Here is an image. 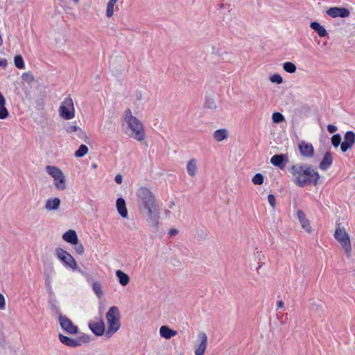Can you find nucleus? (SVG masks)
Instances as JSON below:
<instances>
[{
  "label": "nucleus",
  "instance_id": "42",
  "mask_svg": "<svg viewBox=\"0 0 355 355\" xmlns=\"http://www.w3.org/2000/svg\"><path fill=\"white\" fill-rule=\"evenodd\" d=\"M73 245H75L74 249L78 254L81 255L84 253L85 250H84V247L82 243H79L78 242V243H76V244H73Z\"/></svg>",
  "mask_w": 355,
  "mask_h": 355
},
{
  "label": "nucleus",
  "instance_id": "27",
  "mask_svg": "<svg viewBox=\"0 0 355 355\" xmlns=\"http://www.w3.org/2000/svg\"><path fill=\"white\" fill-rule=\"evenodd\" d=\"M116 276L118 278L119 283L122 286H125L128 284L130 282V277L126 273L120 270H118L116 271Z\"/></svg>",
  "mask_w": 355,
  "mask_h": 355
},
{
  "label": "nucleus",
  "instance_id": "47",
  "mask_svg": "<svg viewBox=\"0 0 355 355\" xmlns=\"http://www.w3.org/2000/svg\"><path fill=\"white\" fill-rule=\"evenodd\" d=\"M8 64L7 60L5 58H0V67L5 68Z\"/></svg>",
  "mask_w": 355,
  "mask_h": 355
},
{
  "label": "nucleus",
  "instance_id": "38",
  "mask_svg": "<svg viewBox=\"0 0 355 355\" xmlns=\"http://www.w3.org/2000/svg\"><path fill=\"white\" fill-rule=\"evenodd\" d=\"M272 121L275 123H279L284 121V116L280 112H275L272 116Z\"/></svg>",
  "mask_w": 355,
  "mask_h": 355
},
{
  "label": "nucleus",
  "instance_id": "30",
  "mask_svg": "<svg viewBox=\"0 0 355 355\" xmlns=\"http://www.w3.org/2000/svg\"><path fill=\"white\" fill-rule=\"evenodd\" d=\"M119 0H109L107 4L106 8V16L107 17H111L114 15V6L117 3Z\"/></svg>",
  "mask_w": 355,
  "mask_h": 355
},
{
  "label": "nucleus",
  "instance_id": "39",
  "mask_svg": "<svg viewBox=\"0 0 355 355\" xmlns=\"http://www.w3.org/2000/svg\"><path fill=\"white\" fill-rule=\"evenodd\" d=\"M331 144L334 147H338L341 144V137L339 134H336L331 137Z\"/></svg>",
  "mask_w": 355,
  "mask_h": 355
},
{
  "label": "nucleus",
  "instance_id": "2",
  "mask_svg": "<svg viewBox=\"0 0 355 355\" xmlns=\"http://www.w3.org/2000/svg\"><path fill=\"white\" fill-rule=\"evenodd\" d=\"M123 119L127 127L125 133L138 141H142L146 138L144 126L143 123L136 116L132 115V110L128 108L123 113Z\"/></svg>",
  "mask_w": 355,
  "mask_h": 355
},
{
  "label": "nucleus",
  "instance_id": "3",
  "mask_svg": "<svg viewBox=\"0 0 355 355\" xmlns=\"http://www.w3.org/2000/svg\"><path fill=\"white\" fill-rule=\"evenodd\" d=\"M105 318L107 322V330L105 332V336L110 338L115 334L121 327L120 313L118 307L115 306L110 307L106 313Z\"/></svg>",
  "mask_w": 355,
  "mask_h": 355
},
{
  "label": "nucleus",
  "instance_id": "51",
  "mask_svg": "<svg viewBox=\"0 0 355 355\" xmlns=\"http://www.w3.org/2000/svg\"><path fill=\"white\" fill-rule=\"evenodd\" d=\"M284 302H283L282 300H279V301H278V302H277V308H279V309L282 308V307L284 306Z\"/></svg>",
  "mask_w": 355,
  "mask_h": 355
},
{
  "label": "nucleus",
  "instance_id": "13",
  "mask_svg": "<svg viewBox=\"0 0 355 355\" xmlns=\"http://www.w3.org/2000/svg\"><path fill=\"white\" fill-rule=\"evenodd\" d=\"M355 144V133L352 131H347L344 135V141L340 144L342 152L345 153L352 148Z\"/></svg>",
  "mask_w": 355,
  "mask_h": 355
},
{
  "label": "nucleus",
  "instance_id": "6",
  "mask_svg": "<svg viewBox=\"0 0 355 355\" xmlns=\"http://www.w3.org/2000/svg\"><path fill=\"white\" fill-rule=\"evenodd\" d=\"M336 240L340 243L345 251L347 257H351L352 245L349 236L346 232L344 227H340V224L336 225L334 233Z\"/></svg>",
  "mask_w": 355,
  "mask_h": 355
},
{
  "label": "nucleus",
  "instance_id": "11",
  "mask_svg": "<svg viewBox=\"0 0 355 355\" xmlns=\"http://www.w3.org/2000/svg\"><path fill=\"white\" fill-rule=\"evenodd\" d=\"M59 322L61 327L67 333L71 334H76L78 333V327L74 325L71 320L66 316L60 315Z\"/></svg>",
  "mask_w": 355,
  "mask_h": 355
},
{
  "label": "nucleus",
  "instance_id": "15",
  "mask_svg": "<svg viewBox=\"0 0 355 355\" xmlns=\"http://www.w3.org/2000/svg\"><path fill=\"white\" fill-rule=\"evenodd\" d=\"M198 345L196 347V355H204L207 346V336L205 333L200 332L198 335Z\"/></svg>",
  "mask_w": 355,
  "mask_h": 355
},
{
  "label": "nucleus",
  "instance_id": "48",
  "mask_svg": "<svg viewBox=\"0 0 355 355\" xmlns=\"http://www.w3.org/2000/svg\"><path fill=\"white\" fill-rule=\"evenodd\" d=\"M114 180L117 184H121L123 181V178L120 174H118L115 176Z\"/></svg>",
  "mask_w": 355,
  "mask_h": 355
},
{
  "label": "nucleus",
  "instance_id": "22",
  "mask_svg": "<svg viewBox=\"0 0 355 355\" xmlns=\"http://www.w3.org/2000/svg\"><path fill=\"white\" fill-rule=\"evenodd\" d=\"M187 171L188 175L193 178L195 177L198 172L197 160L194 158L191 159L187 164Z\"/></svg>",
  "mask_w": 355,
  "mask_h": 355
},
{
  "label": "nucleus",
  "instance_id": "24",
  "mask_svg": "<svg viewBox=\"0 0 355 355\" xmlns=\"http://www.w3.org/2000/svg\"><path fill=\"white\" fill-rule=\"evenodd\" d=\"M159 334L162 338L170 339L171 337L176 336L178 332L167 326H162L159 329Z\"/></svg>",
  "mask_w": 355,
  "mask_h": 355
},
{
  "label": "nucleus",
  "instance_id": "21",
  "mask_svg": "<svg viewBox=\"0 0 355 355\" xmlns=\"http://www.w3.org/2000/svg\"><path fill=\"white\" fill-rule=\"evenodd\" d=\"M60 205V200L58 198H50L46 201L44 208L47 211H56Z\"/></svg>",
  "mask_w": 355,
  "mask_h": 355
},
{
  "label": "nucleus",
  "instance_id": "4",
  "mask_svg": "<svg viewBox=\"0 0 355 355\" xmlns=\"http://www.w3.org/2000/svg\"><path fill=\"white\" fill-rule=\"evenodd\" d=\"M146 223L154 228L159 223L160 211L158 202L139 209Z\"/></svg>",
  "mask_w": 355,
  "mask_h": 355
},
{
  "label": "nucleus",
  "instance_id": "14",
  "mask_svg": "<svg viewBox=\"0 0 355 355\" xmlns=\"http://www.w3.org/2000/svg\"><path fill=\"white\" fill-rule=\"evenodd\" d=\"M327 14L332 18H345L349 16L350 12L345 8L331 7L327 10Z\"/></svg>",
  "mask_w": 355,
  "mask_h": 355
},
{
  "label": "nucleus",
  "instance_id": "1",
  "mask_svg": "<svg viewBox=\"0 0 355 355\" xmlns=\"http://www.w3.org/2000/svg\"><path fill=\"white\" fill-rule=\"evenodd\" d=\"M293 182L299 187H303L307 184L316 185L320 175L312 166L309 164H295L290 168Z\"/></svg>",
  "mask_w": 355,
  "mask_h": 355
},
{
  "label": "nucleus",
  "instance_id": "40",
  "mask_svg": "<svg viewBox=\"0 0 355 355\" xmlns=\"http://www.w3.org/2000/svg\"><path fill=\"white\" fill-rule=\"evenodd\" d=\"M270 80L272 83H275L277 84H281L283 83L282 77L278 73H275V74L272 75L270 77Z\"/></svg>",
  "mask_w": 355,
  "mask_h": 355
},
{
  "label": "nucleus",
  "instance_id": "26",
  "mask_svg": "<svg viewBox=\"0 0 355 355\" xmlns=\"http://www.w3.org/2000/svg\"><path fill=\"white\" fill-rule=\"evenodd\" d=\"M310 27L317 32L318 35L321 37H325L327 35V32L324 26L320 25V23L317 21H313L310 24Z\"/></svg>",
  "mask_w": 355,
  "mask_h": 355
},
{
  "label": "nucleus",
  "instance_id": "12",
  "mask_svg": "<svg viewBox=\"0 0 355 355\" xmlns=\"http://www.w3.org/2000/svg\"><path fill=\"white\" fill-rule=\"evenodd\" d=\"M89 328L97 336H102L105 333V326L102 319L92 320L89 322Z\"/></svg>",
  "mask_w": 355,
  "mask_h": 355
},
{
  "label": "nucleus",
  "instance_id": "32",
  "mask_svg": "<svg viewBox=\"0 0 355 355\" xmlns=\"http://www.w3.org/2000/svg\"><path fill=\"white\" fill-rule=\"evenodd\" d=\"M88 148L85 144H81L78 149L75 152V156L76 157H83L88 153Z\"/></svg>",
  "mask_w": 355,
  "mask_h": 355
},
{
  "label": "nucleus",
  "instance_id": "28",
  "mask_svg": "<svg viewBox=\"0 0 355 355\" xmlns=\"http://www.w3.org/2000/svg\"><path fill=\"white\" fill-rule=\"evenodd\" d=\"M59 339L60 340V342L67 345V346H69V347H77L76 345H77V343L76 342V339H73V338H69V337H67L66 336H64L62 334H59Z\"/></svg>",
  "mask_w": 355,
  "mask_h": 355
},
{
  "label": "nucleus",
  "instance_id": "20",
  "mask_svg": "<svg viewBox=\"0 0 355 355\" xmlns=\"http://www.w3.org/2000/svg\"><path fill=\"white\" fill-rule=\"evenodd\" d=\"M62 239L70 244H76L78 241V238L76 232L73 230L67 231L62 235Z\"/></svg>",
  "mask_w": 355,
  "mask_h": 355
},
{
  "label": "nucleus",
  "instance_id": "17",
  "mask_svg": "<svg viewBox=\"0 0 355 355\" xmlns=\"http://www.w3.org/2000/svg\"><path fill=\"white\" fill-rule=\"evenodd\" d=\"M288 156L284 154L275 155L270 159L271 164L281 169L284 168V164L288 162Z\"/></svg>",
  "mask_w": 355,
  "mask_h": 355
},
{
  "label": "nucleus",
  "instance_id": "52",
  "mask_svg": "<svg viewBox=\"0 0 355 355\" xmlns=\"http://www.w3.org/2000/svg\"><path fill=\"white\" fill-rule=\"evenodd\" d=\"M141 92H137V94H136V97H137V100H140L141 98Z\"/></svg>",
  "mask_w": 355,
  "mask_h": 355
},
{
  "label": "nucleus",
  "instance_id": "18",
  "mask_svg": "<svg viewBox=\"0 0 355 355\" xmlns=\"http://www.w3.org/2000/svg\"><path fill=\"white\" fill-rule=\"evenodd\" d=\"M297 218L298 220L301 224L302 227L307 232H311V227L310 226V223L309 220L306 217V214L302 210H298L297 213Z\"/></svg>",
  "mask_w": 355,
  "mask_h": 355
},
{
  "label": "nucleus",
  "instance_id": "54",
  "mask_svg": "<svg viewBox=\"0 0 355 355\" xmlns=\"http://www.w3.org/2000/svg\"><path fill=\"white\" fill-rule=\"evenodd\" d=\"M92 167H93L94 168H96V164H93V165H92Z\"/></svg>",
  "mask_w": 355,
  "mask_h": 355
},
{
  "label": "nucleus",
  "instance_id": "33",
  "mask_svg": "<svg viewBox=\"0 0 355 355\" xmlns=\"http://www.w3.org/2000/svg\"><path fill=\"white\" fill-rule=\"evenodd\" d=\"M90 341V336L85 334H82L77 338H76V342L77 343L76 346H80L83 343H87Z\"/></svg>",
  "mask_w": 355,
  "mask_h": 355
},
{
  "label": "nucleus",
  "instance_id": "8",
  "mask_svg": "<svg viewBox=\"0 0 355 355\" xmlns=\"http://www.w3.org/2000/svg\"><path fill=\"white\" fill-rule=\"evenodd\" d=\"M59 114L64 120H71L75 117V108L72 98L69 96L64 99L59 108Z\"/></svg>",
  "mask_w": 355,
  "mask_h": 355
},
{
  "label": "nucleus",
  "instance_id": "53",
  "mask_svg": "<svg viewBox=\"0 0 355 355\" xmlns=\"http://www.w3.org/2000/svg\"><path fill=\"white\" fill-rule=\"evenodd\" d=\"M261 266H262L261 264H259V265L257 267V268H256V270H257V272L258 273H259V269L261 268Z\"/></svg>",
  "mask_w": 355,
  "mask_h": 355
},
{
  "label": "nucleus",
  "instance_id": "9",
  "mask_svg": "<svg viewBox=\"0 0 355 355\" xmlns=\"http://www.w3.org/2000/svg\"><path fill=\"white\" fill-rule=\"evenodd\" d=\"M56 255L65 266H67L73 270L76 269V261L73 257L66 250L62 248H58L56 249Z\"/></svg>",
  "mask_w": 355,
  "mask_h": 355
},
{
  "label": "nucleus",
  "instance_id": "34",
  "mask_svg": "<svg viewBox=\"0 0 355 355\" xmlns=\"http://www.w3.org/2000/svg\"><path fill=\"white\" fill-rule=\"evenodd\" d=\"M14 63L17 69H22L25 68L24 59L21 55H17L14 58Z\"/></svg>",
  "mask_w": 355,
  "mask_h": 355
},
{
  "label": "nucleus",
  "instance_id": "45",
  "mask_svg": "<svg viewBox=\"0 0 355 355\" xmlns=\"http://www.w3.org/2000/svg\"><path fill=\"white\" fill-rule=\"evenodd\" d=\"M6 308V301L4 296L0 293V309L3 310Z\"/></svg>",
  "mask_w": 355,
  "mask_h": 355
},
{
  "label": "nucleus",
  "instance_id": "16",
  "mask_svg": "<svg viewBox=\"0 0 355 355\" xmlns=\"http://www.w3.org/2000/svg\"><path fill=\"white\" fill-rule=\"evenodd\" d=\"M65 131L68 134H73L76 132V135L78 138L87 141L88 139L86 132L79 126L76 125H68L64 128Z\"/></svg>",
  "mask_w": 355,
  "mask_h": 355
},
{
  "label": "nucleus",
  "instance_id": "19",
  "mask_svg": "<svg viewBox=\"0 0 355 355\" xmlns=\"http://www.w3.org/2000/svg\"><path fill=\"white\" fill-rule=\"evenodd\" d=\"M333 158L331 152H327L320 163L319 168L322 171H327L332 164Z\"/></svg>",
  "mask_w": 355,
  "mask_h": 355
},
{
  "label": "nucleus",
  "instance_id": "49",
  "mask_svg": "<svg viewBox=\"0 0 355 355\" xmlns=\"http://www.w3.org/2000/svg\"><path fill=\"white\" fill-rule=\"evenodd\" d=\"M6 99L3 95L0 96V106H6Z\"/></svg>",
  "mask_w": 355,
  "mask_h": 355
},
{
  "label": "nucleus",
  "instance_id": "50",
  "mask_svg": "<svg viewBox=\"0 0 355 355\" xmlns=\"http://www.w3.org/2000/svg\"><path fill=\"white\" fill-rule=\"evenodd\" d=\"M178 233V231L176 229H171L168 232V234L171 236H175Z\"/></svg>",
  "mask_w": 355,
  "mask_h": 355
},
{
  "label": "nucleus",
  "instance_id": "7",
  "mask_svg": "<svg viewBox=\"0 0 355 355\" xmlns=\"http://www.w3.org/2000/svg\"><path fill=\"white\" fill-rule=\"evenodd\" d=\"M46 171L53 178L54 186L58 190L66 189V178L61 169L55 166L48 165L46 166Z\"/></svg>",
  "mask_w": 355,
  "mask_h": 355
},
{
  "label": "nucleus",
  "instance_id": "37",
  "mask_svg": "<svg viewBox=\"0 0 355 355\" xmlns=\"http://www.w3.org/2000/svg\"><path fill=\"white\" fill-rule=\"evenodd\" d=\"M21 79L28 83L31 84L34 81V76L31 72H25L21 75Z\"/></svg>",
  "mask_w": 355,
  "mask_h": 355
},
{
  "label": "nucleus",
  "instance_id": "44",
  "mask_svg": "<svg viewBox=\"0 0 355 355\" xmlns=\"http://www.w3.org/2000/svg\"><path fill=\"white\" fill-rule=\"evenodd\" d=\"M268 202L269 204L270 205V206L275 209V205H276V200H275V197L274 195L272 194H269L268 196Z\"/></svg>",
  "mask_w": 355,
  "mask_h": 355
},
{
  "label": "nucleus",
  "instance_id": "5",
  "mask_svg": "<svg viewBox=\"0 0 355 355\" xmlns=\"http://www.w3.org/2000/svg\"><path fill=\"white\" fill-rule=\"evenodd\" d=\"M138 208H142L157 202L153 191L146 187H139L135 193Z\"/></svg>",
  "mask_w": 355,
  "mask_h": 355
},
{
  "label": "nucleus",
  "instance_id": "46",
  "mask_svg": "<svg viewBox=\"0 0 355 355\" xmlns=\"http://www.w3.org/2000/svg\"><path fill=\"white\" fill-rule=\"evenodd\" d=\"M327 130L330 133H334L337 130V127L332 124H329L327 125Z\"/></svg>",
  "mask_w": 355,
  "mask_h": 355
},
{
  "label": "nucleus",
  "instance_id": "31",
  "mask_svg": "<svg viewBox=\"0 0 355 355\" xmlns=\"http://www.w3.org/2000/svg\"><path fill=\"white\" fill-rule=\"evenodd\" d=\"M283 69L287 73H293L296 71L297 67L291 62H286L283 64Z\"/></svg>",
  "mask_w": 355,
  "mask_h": 355
},
{
  "label": "nucleus",
  "instance_id": "35",
  "mask_svg": "<svg viewBox=\"0 0 355 355\" xmlns=\"http://www.w3.org/2000/svg\"><path fill=\"white\" fill-rule=\"evenodd\" d=\"M204 106L210 110H216L217 107L216 103L212 98H207L205 101Z\"/></svg>",
  "mask_w": 355,
  "mask_h": 355
},
{
  "label": "nucleus",
  "instance_id": "43",
  "mask_svg": "<svg viewBox=\"0 0 355 355\" xmlns=\"http://www.w3.org/2000/svg\"><path fill=\"white\" fill-rule=\"evenodd\" d=\"M54 270L53 267H50L49 269L45 270L44 275L46 281H50L51 276L53 273Z\"/></svg>",
  "mask_w": 355,
  "mask_h": 355
},
{
  "label": "nucleus",
  "instance_id": "36",
  "mask_svg": "<svg viewBox=\"0 0 355 355\" xmlns=\"http://www.w3.org/2000/svg\"><path fill=\"white\" fill-rule=\"evenodd\" d=\"M264 178L261 173H257L252 179L254 184L261 185L263 183Z\"/></svg>",
  "mask_w": 355,
  "mask_h": 355
},
{
  "label": "nucleus",
  "instance_id": "29",
  "mask_svg": "<svg viewBox=\"0 0 355 355\" xmlns=\"http://www.w3.org/2000/svg\"><path fill=\"white\" fill-rule=\"evenodd\" d=\"M92 290L99 299L103 296L102 286L98 282H94L92 284Z\"/></svg>",
  "mask_w": 355,
  "mask_h": 355
},
{
  "label": "nucleus",
  "instance_id": "25",
  "mask_svg": "<svg viewBox=\"0 0 355 355\" xmlns=\"http://www.w3.org/2000/svg\"><path fill=\"white\" fill-rule=\"evenodd\" d=\"M213 137L216 141H223L228 137V131L225 128L218 129L214 132Z\"/></svg>",
  "mask_w": 355,
  "mask_h": 355
},
{
  "label": "nucleus",
  "instance_id": "10",
  "mask_svg": "<svg viewBox=\"0 0 355 355\" xmlns=\"http://www.w3.org/2000/svg\"><path fill=\"white\" fill-rule=\"evenodd\" d=\"M298 149L302 157L311 158L314 155V148L313 145L304 140L299 141Z\"/></svg>",
  "mask_w": 355,
  "mask_h": 355
},
{
  "label": "nucleus",
  "instance_id": "23",
  "mask_svg": "<svg viewBox=\"0 0 355 355\" xmlns=\"http://www.w3.org/2000/svg\"><path fill=\"white\" fill-rule=\"evenodd\" d=\"M116 205L117 211L121 216L123 218H126L128 216V210L125 200L121 198H118L116 202Z\"/></svg>",
  "mask_w": 355,
  "mask_h": 355
},
{
  "label": "nucleus",
  "instance_id": "41",
  "mask_svg": "<svg viewBox=\"0 0 355 355\" xmlns=\"http://www.w3.org/2000/svg\"><path fill=\"white\" fill-rule=\"evenodd\" d=\"M9 115V112L6 106H0V119H5Z\"/></svg>",
  "mask_w": 355,
  "mask_h": 355
}]
</instances>
